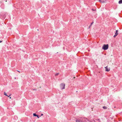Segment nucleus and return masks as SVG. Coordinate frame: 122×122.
I'll use <instances>...</instances> for the list:
<instances>
[{
  "label": "nucleus",
  "mask_w": 122,
  "mask_h": 122,
  "mask_svg": "<svg viewBox=\"0 0 122 122\" xmlns=\"http://www.w3.org/2000/svg\"><path fill=\"white\" fill-rule=\"evenodd\" d=\"M108 44L104 45L102 47V49L104 50H107L108 49Z\"/></svg>",
  "instance_id": "obj_1"
},
{
  "label": "nucleus",
  "mask_w": 122,
  "mask_h": 122,
  "mask_svg": "<svg viewBox=\"0 0 122 122\" xmlns=\"http://www.w3.org/2000/svg\"><path fill=\"white\" fill-rule=\"evenodd\" d=\"M65 84L64 83H61L60 85V87L61 89H64L65 88Z\"/></svg>",
  "instance_id": "obj_2"
},
{
  "label": "nucleus",
  "mask_w": 122,
  "mask_h": 122,
  "mask_svg": "<svg viewBox=\"0 0 122 122\" xmlns=\"http://www.w3.org/2000/svg\"><path fill=\"white\" fill-rule=\"evenodd\" d=\"M87 119L85 118L82 119V120H81V122H87Z\"/></svg>",
  "instance_id": "obj_3"
},
{
  "label": "nucleus",
  "mask_w": 122,
  "mask_h": 122,
  "mask_svg": "<svg viewBox=\"0 0 122 122\" xmlns=\"http://www.w3.org/2000/svg\"><path fill=\"white\" fill-rule=\"evenodd\" d=\"M118 31H116V32H115V35L113 37L115 38V37L118 34Z\"/></svg>",
  "instance_id": "obj_4"
},
{
  "label": "nucleus",
  "mask_w": 122,
  "mask_h": 122,
  "mask_svg": "<svg viewBox=\"0 0 122 122\" xmlns=\"http://www.w3.org/2000/svg\"><path fill=\"white\" fill-rule=\"evenodd\" d=\"M105 68L106 69V71H109L110 70V69L109 68H108L107 66L105 67Z\"/></svg>",
  "instance_id": "obj_5"
},
{
  "label": "nucleus",
  "mask_w": 122,
  "mask_h": 122,
  "mask_svg": "<svg viewBox=\"0 0 122 122\" xmlns=\"http://www.w3.org/2000/svg\"><path fill=\"white\" fill-rule=\"evenodd\" d=\"M33 116H35V117L37 116L38 118H39V117L38 115L36 114L35 113H33Z\"/></svg>",
  "instance_id": "obj_6"
},
{
  "label": "nucleus",
  "mask_w": 122,
  "mask_h": 122,
  "mask_svg": "<svg viewBox=\"0 0 122 122\" xmlns=\"http://www.w3.org/2000/svg\"><path fill=\"white\" fill-rule=\"evenodd\" d=\"M92 11H93L94 12V13H95V12H96V9L95 8L94 9H92Z\"/></svg>",
  "instance_id": "obj_7"
},
{
  "label": "nucleus",
  "mask_w": 122,
  "mask_h": 122,
  "mask_svg": "<svg viewBox=\"0 0 122 122\" xmlns=\"http://www.w3.org/2000/svg\"><path fill=\"white\" fill-rule=\"evenodd\" d=\"M119 4H120L122 3V0H120L118 2Z\"/></svg>",
  "instance_id": "obj_8"
},
{
  "label": "nucleus",
  "mask_w": 122,
  "mask_h": 122,
  "mask_svg": "<svg viewBox=\"0 0 122 122\" xmlns=\"http://www.w3.org/2000/svg\"><path fill=\"white\" fill-rule=\"evenodd\" d=\"M76 122H81V120H76Z\"/></svg>",
  "instance_id": "obj_9"
},
{
  "label": "nucleus",
  "mask_w": 122,
  "mask_h": 122,
  "mask_svg": "<svg viewBox=\"0 0 122 122\" xmlns=\"http://www.w3.org/2000/svg\"><path fill=\"white\" fill-rule=\"evenodd\" d=\"M103 108L104 109H107V107H106L105 106L103 107Z\"/></svg>",
  "instance_id": "obj_10"
},
{
  "label": "nucleus",
  "mask_w": 122,
  "mask_h": 122,
  "mask_svg": "<svg viewBox=\"0 0 122 122\" xmlns=\"http://www.w3.org/2000/svg\"><path fill=\"white\" fill-rule=\"evenodd\" d=\"M4 95L6 96H7L6 93L5 92H4Z\"/></svg>",
  "instance_id": "obj_11"
},
{
  "label": "nucleus",
  "mask_w": 122,
  "mask_h": 122,
  "mask_svg": "<svg viewBox=\"0 0 122 122\" xmlns=\"http://www.w3.org/2000/svg\"><path fill=\"white\" fill-rule=\"evenodd\" d=\"M59 74V73H57L56 74H55V75L56 76H57V75L58 74Z\"/></svg>",
  "instance_id": "obj_12"
},
{
  "label": "nucleus",
  "mask_w": 122,
  "mask_h": 122,
  "mask_svg": "<svg viewBox=\"0 0 122 122\" xmlns=\"http://www.w3.org/2000/svg\"><path fill=\"white\" fill-rule=\"evenodd\" d=\"M99 0V2H102L101 1V0Z\"/></svg>",
  "instance_id": "obj_13"
},
{
  "label": "nucleus",
  "mask_w": 122,
  "mask_h": 122,
  "mask_svg": "<svg viewBox=\"0 0 122 122\" xmlns=\"http://www.w3.org/2000/svg\"><path fill=\"white\" fill-rule=\"evenodd\" d=\"M11 28H8V30H11Z\"/></svg>",
  "instance_id": "obj_14"
},
{
  "label": "nucleus",
  "mask_w": 122,
  "mask_h": 122,
  "mask_svg": "<svg viewBox=\"0 0 122 122\" xmlns=\"http://www.w3.org/2000/svg\"><path fill=\"white\" fill-rule=\"evenodd\" d=\"M10 95H11V94H10L9 96H8L7 95V96L8 97H9L10 96Z\"/></svg>",
  "instance_id": "obj_15"
},
{
  "label": "nucleus",
  "mask_w": 122,
  "mask_h": 122,
  "mask_svg": "<svg viewBox=\"0 0 122 122\" xmlns=\"http://www.w3.org/2000/svg\"><path fill=\"white\" fill-rule=\"evenodd\" d=\"M33 90L36 91V89H33Z\"/></svg>",
  "instance_id": "obj_16"
},
{
  "label": "nucleus",
  "mask_w": 122,
  "mask_h": 122,
  "mask_svg": "<svg viewBox=\"0 0 122 122\" xmlns=\"http://www.w3.org/2000/svg\"><path fill=\"white\" fill-rule=\"evenodd\" d=\"M92 25V23H91V24H90V26H89V28Z\"/></svg>",
  "instance_id": "obj_17"
},
{
  "label": "nucleus",
  "mask_w": 122,
  "mask_h": 122,
  "mask_svg": "<svg viewBox=\"0 0 122 122\" xmlns=\"http://www.w3.org/2000/svg\"><path fill=\"white\" fill-rule=\"evenodd\" d=\"M5 17V15H4V17Z\"/></svg>",
  "instance_id": "obj_18"
},
{
  "label": "nucleus",
  "mask_w": 122,
  "mask_h": 122,
  "mask_svg": "<svg viewBox=\"0 0 122 122\" xmlns=\"http://www.w3.org/2000/svg\"><path fill=\"white\" fill-rule=\"evenodd\" d=\"M43 115V114H41V116H42Z\"/></svg>",
  "instance_id": "obj_19"
},
{
  "label": "nucleus",
  "mask_w": 122,
  "mask_h": 122,
  "mask_svg": "<svg viewBox=\"0 0 122 122\" xmlns=\"http://www.w3.org/2000/svg\"><path fill=\"white\" fill-rule=\"evenodd\" d=\"M2 42V41H0V43H1V42Z\"/></svg>",
  "instance_id": "obj_20"
},
{
  "label": "nucleus",
  "mask_w": 122,
  "mask_h": 122,
  "mask_svg": "<svg viewBox=\"0 0 122 122\" xmlns=\"http://www.w3.org/2000/svg\"><path fill=\"white\" fill-rule=\"evenodd\" d=\"M93 22H92V24H93Z\"/></svg>",
  "instance_id": "obj_21"
},
{
  "label": "nucleus",
  "mask_w": 122,
  "mask_h": 122,
  "mask_svg": "<svg viewBox=\"0 0 122 122\" xmlns=\"http://www.w3.org/2000/svg\"><path fill=\"white\" fill-rule=\"evenodd\" d=\"M17 71L18 72H20L19 71Z\"/></svg>",
  "instance_id": "obj_22"
},
{
  "label": "nucleus",
  "mask_w": 122,
  "mask_h": 122,
  "mask_svg": "<svg viewBox=\"0 0 122 122\" xmlns=\"http://www.w3.org/2000/svg\"><path fill=\"white\" fill-rule=\"evenodd\" d=\"M11 97H10V98L11 99Z\"/></svg>",
  "instance_id": "obj_23"
},
{
  "label": "nucleus",
  "mask_w": 122,
  "mask_h": 122,
  "mask_svg": "<svg viewBox=\"0 0 122 122\" xmlns=\"http://www.w3.org/2000/svg\"><path fill=\"white\" fill-rule=\"evenodd\" d=\"M37 30H39L38 29H37Z\"/></svg>",
  "instance_id": "obj_24"
},
{
  "label": "nucleus",
  "mask_w": 122,
  "mask_h": 122,
  "mask_svg": "<svg viewBox=\"0 0 122 122\" xmlns=\"http://www.w3.org/2000/svg\"><path fill=\"white\" fill-rule=\"evenodd\" d=\"M116 30V31H117V30Z\"/></svg>",
  "instance_id": "obj_25"
},
{
  "label": "nucleus",
  "mask_w": 122,
  "mask_h": 122,
  "mask_svg": "<svg viewBox=\"0 0 122 122\" xmlns=\"http://www.w3.org/2000/svg\"><path fill=\"white\" fill-rule=\"evenodd\" d=\"M15 79H16L15 77Z\"/></svg>",
  "instance_id": "obj_26"
},
{
  "label": "nucleus",
  "mask_w": 122,
  "mask_h": 122,
  "mask_svg": "<svg viewBox=\"0 0 122 122\" xmlns=\"http://www.w3.org/2000/svg\"><path fill=\"white\" fill-rule=\"evenodd\" d=\"M75 78V77H74V78Z\"/></svg>",
  "instance_id": "obj_27"
}]
</instances>
